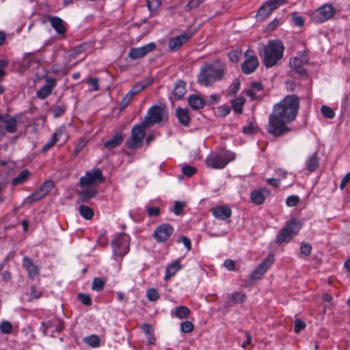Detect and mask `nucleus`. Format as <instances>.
<instances>
[{
  "label": "nucleus",
  "mask_w": 350,
  "mask_h": 350,
  "mask_svg": "<svg viewBox=\"0 0 350 350\" xmlns=\"http://www.w3.org/2000/svg\"><path fill=\"white\" fill-rule=\"evenodd\" d=\"M284 46L280 40H270L260 51V55L265 67L271 68L282 58Z\"/></svg>",
  "instance_id": "f03ea898"
},
{
  "label": "nucleus",
  "mask_w": 350,
  "mask_h": 350,
  "mask_svg": "<svg viewBox=\"0 0 350 350\" xmlns=\"http://www.w3.org/2000/svg\"><path fill=\"white\" fill-rule=\"evenodd\" d=\"M241 83L238 79L233 80L228 92V95L230 96H234L240 90Z\"/></svg>",
  "instance_id": "37998d69"
},
{
  "label": "nucleus",
  "mask_w": 350,
  "mask_h": 350,
  "mask_svg": "<svg viewBox=\"0 0 350 350\" xmlns=\"http://www.w3.org/2000/svg\"><path fill=\"white\" fill-rule=\"evenodd\" d=\"M273 262V257L268 256L250 274V278L254 280L260 279Z\"/></svg>",
  "instance_id": "dca6fc26"
},
{
  "label": "nucleus",
  "mask_w": 350,
  "mask_h": 350,
  "mask_svg": "<svg viewBox=\"0 0 350 350\" xmlns=\"http://www.w3.org/2000/svg\"><path fill=\"white\" fill-rule=\"evenodd\" d=\"M156 44L154 42L148 43L141 47L131 48L128 53V56L131 59H137L146 56L148 53L154 51Z\"/></svg>",
  "instance_id": "4468645a"
},
{
  "label": "nucleus",
  "mask_w": 350,
  "mask_h": 350,
  "mask_svg": "<svg viewBox=\"0 0 350 350\" xmlns=\"http://www.w3.org/2000/svg\"><path fill=\"white\" fill-rule=\"evenodd\" d=\"M269 194V191L265 188L256 189L251 193L250 198L253 203L256 205H260L265 202Z\"/></svg>",
  "instance_id": "aec40b11"
},
{
  "label": "nucleus",
  "mask_w": 350,
  "mask_h": 350,
  "mask_svg": "<svg viewBox=\"0 0 350 350\" xmlns=\"http://www.w3.org/2000/svg\"><path fill=\"white\" fill-rule=\"evenodd\" d=\"M299 201L300 198L297 196L292 195L286 198V204L288 206L293 207L296 206Z\"/></svg>",
  "instance_id": "3c124183"
},
{
  "label": "nucleus",
  "mask_w": 350,
  "mask_h": 350,
  "mask_svg": "<svg viewBox=\"0 0 350 350\" xmlns=\"http://www.w3.org/2000/svg\"><path fill=\"white\" fill-rule=\"evenodd\" d=\"M228 304L230 306L241 304L246 300V295L239 292H234L228 295Z\"/></svg>",
  "instance_id": "c756f323"
},
{
  "label": "nucleus",
  "mask_w": 350,
  "mask_h": 350,
  "mask_svg": "<svg viewBox=\"0 0 350 350\" xmlns=\"http://www.w3.org/2000/svg\"><path fill=\"white\" fill-rule=\"evenodd\" d=\"M146 297L148 300L155 301L159 299V294L154 288H150L147 291Z\"/></svg>",
  "instance_id": "09e8293b"
},
{
  "label": "nucleus",
  "mask_w": 350,
  "mask_h": 350,
  "mask_svg": "<svg viewBox=\"0 0 350 350\" xmlns=\"http://www.w3.org/2000/svg\"><path fill=\"white\" fill-rule=\"evenodd\" d=\"M66 107L64 105L55 106L52 109V113L56 118L61 116L64 113Z\"/></svg>",
  "instance_id": "4d7b16f0"
},
{
  "label": "nucleus",
  "mask_w": 350,
  "mask_h": 350,
  "mask_svg": "<svg viewBox=\"0 0 350 350\" xmlns=\"http://www.w3.org/2000/svg\"><path fill=\"white\" fill-rule=\"evenodd\" d=\"M235 154L224 148H220L211 153L206 159V167L213 169H223L229 162L233 161Z\"/></svg>",
  "instance_id": "20e7f679"
},
{
  "label": "nucleus",
  "mask_w": 350,
  "mask_h": 350,
  "mask_svg": "<svg viewBox=\"0 0 350 350\" xmlns=\"http://www.w3.org/2000/svg\"><path fill=\"white\" fill-rule=\"evenodd\" d=\"M98 191L94 188H85L83 191L79 193L80 198L82 201H87L92 198H94Z\"/></svg>",
  "instance_id": "72a5a7b5"
},
{
  "label": "nucleus",
  "mask_w": 350,
  "mask_h": 350,
  "mask_svg": "<svg viewBox=\"0 0 350 350\" xmlns=\"http://www.w3.org/2000/svg\"><path fill=\"white\" fill-rule=\"evenodd\" d=\"M175 316L179 319H187L191 314L190 310L184 306H180L176 308Z\"/></svg>",
  "instance_id": "f704fd0d"
},
{
  "label": "nucleus",
  "mask_w": 350,
  "mask_h": 350,
  "mask_svg": "<svg viewBox=\"0 0 350 350\" xmlns=\"http://www.w3.org/2000/svg\"><path fill=\"white\" fill-rule=\"evenodd\" d=\"M46 19L50 22L52 27L56 31L57 33L64 36L66 32V28L64 21L57 16L51 15L46 16Z\"/></svg>",
  "instance_id": "f3484780"
},
{
  "label": "nucleus",
  "mask_w": 350,
  "mask_h": 350,
  "mask_svg": "<svg viewBox=\"0 0 350 350\" xmlns=\"http://www.w3.org/2000/svg\"><path fill=\"white\" fill-rule=\"evenodd\" d=\"M153 80L151 79H146L142 80L133 85V87L129 92L130 94L133 96L150 85L152 83Z\"/></svg>",
  "instance_id": "cd10ccee"
},
{
  "label": "nucleus",
  "mask_w": 350,
  "mask_h": 350,
  "mask_svg": "<svg viewBox=\"0 0 350 350\" xmlns=\"http://www.w3.org/2000/svg\"><path fill=\"white\" fill-rule=\"evenodd\" d=\"M124 141V135L122 132L117 133L111 138L104 143L105 148L112 150L118 147Z\"/></svg>",
  "instance_id": "5701e85b"
},
{
  "label": "nucleus",
  "mask_w": 350,
  "mask_h": 350,
  "mask_svg": "<svg viewBox=\"0 0 350 350\" xmlns=\"http://www.w3.org/2000/svg\"><path fill=\"white\" fill-rule=\"evenodd\" d=\"M78 299L80 300V301L85 305V306H90L92 304V300L90 298V296L88 294L84 293H79L78 294Z\"/></svg>",
  "instance_id": "6e6d98bb"
},
{
  "label": "nucleus",
  "mask_w": 350,
  "mask_h": 350,
  "mask_svg": "<svg viewBox=\"0 0 350 350\" xmlns=\"http://www.w3.org/2000/svg\"><path fill=\"white\" fill-rule=\"evenodd\" d=\"M181 269L182 265L180 264L178 260H176L175 261L172 262L165 269L164 280L166 281L169 280Z\"/></svg>",
  "instance_id": "393cba45"
},
{
  "label": "nucleus",
  "mask_w": 350,
  "mask_h": 350,
  "mask_svg": "<svg viewBox=\"0 0 350 350\" xmlns=\"http://www.w3.org/2000/svg\"><path fill=\"white\" fill-rule=\"evenodd\" d=\"M130 237L126 233H120L112 241L113 254L122 258L129 251Z\"/></svg>",
  "instance_id": "39448f33"
},
{
  "label": "nucleus",
  "mask_w": 350,
  "mask_h": 350,
  "mask_svg": "<svg viewBox=\"0 0 350 350\" xmlns=\"http://www.w3.org/2000/svg\"><path fill=\"white\" fill-rule=\"evenodd\" d=\"M187 92L186 83L183 80H178L176 83L173 90V95L176 100L183 98Z\"/></svg>",
  "instance_id": "bb28decb"
},
{
  "label": "nucleus",
  "mask_w": 350,
  "mask_h": 350,
  "mask_svg": "<svg viewBox=\"0 0 350 350\" xmlns=\"http://www.w3.org/2000/svg\"><path fill=\"white\" fill-rule=\"evenodd\" d=\"M33 53H25L21 62V68L27 70L30 67L31 63L33 61Z\"/></svg>",
  "instance_id": "58836bf2"
},
{
  "label": "nucleus",
  "mask_w": 350,
  "mask_h": 350,
  "mask_svg": "<svg viewBox=\"0 0 350 350\" xmlns=\"http://www.w3.org/2000/svg\"><path fill=\"white\" fill-rule=\"evenodd\" d=\"M299 100L295 94L288 95L273 106L272 113L269 116L266 126L267 131L275 137H281L291 131L288 123L297 117Z\"/></svg>",
  "instance_id": "f257e3e1"
},
{
  "label": "nucleus",
  "mask_w": 350,
  "mask_h": 350,
  "mask_svg": "<svg viewBox=\"0 0 350 350\" xmlns=\"http://www.w3.org/2000/svg\"><path fill=\"white\" fill-rule=\"evenodd\" d=\"M56 80L54 78H48L45 85L41 87L37 92V96L44 99L49 96L53 88L56 86Z\"/></svg>",
  "instance_id": "6ab92c4d"
},
{
  "label": "nucleus",
  "mask_w": 350,
  "mask_h": 350,
  "mask_svg": "<svg viewBox=\"0 0 350 350\" xmlns=\"http://www.w3.org/2000/svg\"><path fill=\"white\" fill-rule=\"evenodd\" d=\"M79 212L80 215L86 219H91L94 215L93 210L85 205H81L79 207Z\"/></svg>",
  "instance_id": "e433bc0d"
},
{
  "label": "nucleus",
  "mask_w": 350,
  "mask_h": 350,
  "mask_svg": "<svg viewBox=\"0 0 350 350\" xmlns=\"http://www.w3.org/2000/svg\"><path fill=\"white\" fill-rule=\"evenodd\" d=\"M144 125L135 124L131 129V137L126 140L125 145L130 149L141 148L145 137V129Z\"/></svg>",
  "instance_id": "423d86ee"
},
{
  "label": "nucleus",
  "mask_w": 350,
  "mask_h": 350,
  "mask_svg": "<svg viewBox=\"0 0 350 350\" xmlns=\"http://www.w3.org/2000/svg\"><path fill=\"white\" fill-rule=\"evenodd\" d=\"M321 111L322 114L327 118H333L335 116V113L334 110L328 106H322Z\"/></svg>",
  "instance_id": "8fccbe9b"
},
{
  "label": "nucleus",
  "mask_w": 350,
  "mask_h": 350,
  "mask_svg": "<svg viewBox=\"0 0 350 350\" xmlns=\"http://www.w3.org/2000/svg\"><path fill=\"white\" fill-rule=\"evenodd\" d=\"M312 247L309 243H303L300 247L301 254L309 256L311 253Z\"/></svg>",
  "instance_id": "69168bd1"
},
{
  "label": "nucleus",
  "mask_w": 350,
  "mask_h": 350,
  "mask_svg": "<svg viewBox=\"0 0 350 350\" xmlns=\"http://www.w3.org/2000/svg\"><path fill=\"white\" fill-rule=\"evenodd\" d=\"M185 206L184 202H176L174 205V213L176 215H179L183 213V210Z\"/></svg>",
  "instance_id": "680f3d73"
},
{
  "label": "nucleus",
  "mask_w": 350,
  "mask_h": 350,
  "mask_svg": "<svg viewBox=\"0 0 350 350\" xmlns=\"http://www.w3.org/2000/svg\"><path fill=\"white\" fill-rule=\"evenodd\" d=\"M12 328V324L8 321H3L0 325V331L4 334H10Z\"/></svg>",
  "instance_id": "c03bdc74"
},
{
  "label": "nucleus",
  "mask_w": 350,
  "mask_h": 350,
  "mask_svg": "<svg viewBox=\"0 0 350 350\" xmlns=\"http://www.w3.org/2000/svg\"><path fill=\"white\" fill-rule=\"evenodd\" d=\"M193 325L191 322L186 321L180 324V329L184 333H189L193 330Z\"/></svg>",
  "instance_id": "5fc2aeb1"
},
{
  "label": "nucleus",
  "mask_w": 350,
  "mask_h": 350,
  "mask_svg": "<svg viewBox=\"0 0 350 350\" xmlns=\"http://www.w3.org/2000/svg\"><path fill=\"white\" fill-rule=\"evenodd\" d=\"M23 266L25 268L28 276L31 278H35L39 273V267L33 262L31 259L27 256L23 258Z\"/></svg>",
  "instance_id": "4be33fe9"
},
{
  "label": "nucleus",
  "mask_w": 350,
  "mask_h": 350,
  "mask_svg": "<svg viewBox=\"0 0 350 350\" xmlns=\"http://www.w3.org/2000/svg\"><path fill=\"white\" fill-rule=\"evenodd\" d=\"M245 98L242 96H239L231 100L232 108L235 113H242L243 107L245 103Z\"/></svg>",
  "instance_id": "2f4dec72"
},
{
  "label": "nucleus",
  "mask_w": 350,
  "mask_h": 350,
  "mask_svg": "<svg viewBox=\"0 0 350 350\" xmlns=\"http://www.w3.org/2000/svg\"><path fill=\"white\" fill-rule=\"evenodd\" d=\"M189 105L193 109H200L203 108L206 105V101L198 94H191L188 98Z\"/></svg>",
  "instance_id": "a878e982"
},
{
  "label": "nucleus",
  "mask_w": 350,
  "mask_h": 350,
  "mask_svg": "<svg viewBox=\"0 0 350 350\" xmlns=\"http://www.w3.org/2000/svg\"><path fill=\"white\" fill-rule=\"evenodd\" d=\"M219 115L223 117L228 116L230 112V109L228 105H221L217 108Z\"/></svg>",
  "instance_id": "e2e57ef3"
},
{
  "label": "nucleus",
  "mask_w": 350,
  "mask_h": 350,
  "mask_svg": "<svg viewBox=\"0 0 350 350\" xmlns=\"http://www.w3.org/2000/svg\"><path fill=\"white\" fill-rule=\"evenodd\" d=\"M291 20L295 25L301 27L304 25V20L303 17L298 15L296 12H293L291 14Z\"/></svg>",
  "instance_id": "de8ad7c7"
},
{
  "label": "nucleus",
  "mask_w": 350,
  "mask_h": 350,
  "mask_svg": "<svg viewBox=\"0 0 350 350\" xmlns=\"http://www.w3.org/2000/svg\"><path fill=\"white\" fill-rule=\"evenodd\" d=\"M225 73V67L211 64L202 66L198 75V82L204 86H210L215 81L221 80Z\"/></svg>",
  "instance_id": "7ed1b4c3"
},
{
  "label": "nucleus",
  "mask_w": 350,
  "mask_h": 350,
  "mask_svg": "<svg viewBox=\"0 0 350 350\" xmlns=\"http://www.w3.org/2000/svg\"><path fill=\"white\" fill-rule=\"evenodd\" d=\"M272 10L267 4V2H265L258 9L257 17L259 20L263 21L267 18L270 14L272 13Z\"/></svg>",
  "instance_id": "7c9ffc66"
},
{
  "label": "nucleus",
  "mask_w": 350,
  "mask_h": 350,
  "mask_svg": "<svg viewBox=\"0 0 350 350\" xmlns=\"http://www.w3.org/2000/svg\"><path fill=\"white\" fill-rule=\"evenodd\" d=\"M164 110L159 106L154 105L150 107L145 116L142 124L144 127H150L154 124L159 123L163 117Z\"/></svg>",
  "instance_id": "9d476101"
},
{
  "label": "nucleus",
  "mask_w": 350,
  "mask_h": 350,
  "mask_svg": "<svg viewBox=\"0 0 350 350\" xmlns=\"http://www.w3.org/2000/svg\"><path fill=\"white\" fill-rule=\"evenodd\" d=\"M295 328L294 331L295 333H299L302 329L306 327V323L299 319L295 320Z\"/></svg>",
  "instance_id": "13d9d810"
},
{
  "label": "nucleus",
  "mask_w": 350,
  "mask_h": 350,
  "mask_svg": "<svg viewBox=\"0 0 350 350\" xmlns=\"http://www.w3.org/2000/svg\"><path fill=\"white\" fill-rule=\"evenodd\" d=\"M181 171L185 176L191 177L196 173L197 170L192 165H185L181 167Z\"/></svg>",
  "instance_id": "a18cd8bd"
},
{
  "label": "nucleus",
  "mask_w": 350,
  "mask_h": 350,
  "mask_svg": "<svg viewBox=\"0 0 350 350\" xmlns=\"http://www.w3.org/2000/svg\"><path fill=\"white\" fill-rule=\"evenodd\" d=\"M335 11L330 4H325L312 11L310 14L311 21L315 23H322L331 19Z\"/></svg>",
  "instance_id": "0eeeda50"
},
{
  "label": "nucleus",
  "mask_w": 350,
  "mask_h": 350,
  "mask_svg": "<svg viewBox=\"0 0 350 350\" xmlns=\"http://www.w3.org/2000/svg\"><path fill=\"white\" fill-rule=\"evenodd\" d=\"M3 123L5 124V129L8 133H14L16 131L17 123H16V120L14 118L11 117L10 118H8V119L3 120Z\"/></svg>",
  "instance_id": "c9c22d12"
},
{
  "label": "nucleus",
  "mask_w": 350,
  "mask_h": 350,
  "mask_svg": "<svg viewBox=\"0 0 350 350\" xmlns=\"http://www.w3.org/2000/svg\"><path fill=\"white\" fill-rule=\"evenodd\" d=\"M133 96L130 94L129 92H128L125 96L122 98V102H121V107L122 108H125L131 102V100H133Z\"/></svg>",
  "instance_id": "0e129e2a"
},
{
  "label": "nucleus",
  "mask_w": 350,
  "mask_h": 350,
  "mask_svg": "<svg viewBox=\"0 0 350 350\" xmlns=\"http://www.w3.org/2000/svg\"><path fill=\"white\" fill-rule=\"evenodd\" d=\"M83 341L89 346L96 347L99 345L100 339L96 335H92L83 338Z\"/></svg>",
  "instance_id": "79ce46f5"
},
{
  "label": "nucleus",
  "mask_w": 350,
  "mask_h": 350,
  "mask_svg": "<svg viewBox=\"0 0 350 350\" xmlns=\"http://www.w3.org/2000/svg\"><path fill=\"white\" fill-rule=\"evenodd\" d=\"M228 57L230 62L233 63L238 62L242 57V51L241 49H236L230 51L228 54Z\"/></svg>",
  "instance_id": "a19ab883"
},
{
  "label": "nucleus",
  "mask_w": 350,
  "mask_h": 350,
  "mask_svg": "<svg viewBox=\"0 0 350 350\" xmlns=\"http://www.w3.org/2000/svg\"><path fill=\"white\" fill-rule=\"evenodd\" d=\"M301 228V224L298 221L293 219L283 228L276 237V242L282 243L289 241Z\"/></svg>",
  "instance_id": "6e6552de"
},
{
  "label": "nucleus",
  "mask_w": 350,
  "mask_h": 350,
  "mask_svg": "<svg viewBox=\"0 0 350 350\" xmlns=\"http://www.w3.org/2000/svg\"><path fill=\"white\" fill-rule=\"evenodd\" d=\"M84 51H85L84 46L79 45L71 50L70 56L73 58H76L79 54L83 53Z\"/></svg>",
  "instance_id": "bf43d9fd"
},
{
  "label": "nucleus",
  "mask_w": 350,
  "mask_h": 350,
  "mask_svg": "<svg viewBox=\"0 0 350 350\" xmlns=\"http://www.w3.org/2000/svg\"><path fill=\"white\" fill-rule=\"evenodd\" d=\"M86 144L87 140L84 139H80L74 150V154L77 156L84 148Z\"/></svg>",
  "instance_id": "052dcab7"
},
{
  "label": "nucleus",
  "mask_w": 350,
  "mask_h": 350,
  "mask_svg": "<svg viewBox=\"0 0 350 350\" xmlns=\"http://www.w3.org/2000/svg\"><path fill=\"white\" fill-rule=\"evenodd\" d=\"M178 242H181L183 243L185 247L187 248L188 251L191 250V243L189 238H187L185 236H182L179 240Z\"/></svg>",
  "instance_id": "338daca9"
},
{
  "label": "nucleus",
  "mask_w": 350,
  "mask_h": 350,
  "mask_svg": "<svg viewBox=\"0 0 350 350\" xmlns=\"http://www.w3.org/2000/svg\"><path fill=\"white\" fill-rule=\"evenodd\" d=\"M212 213L215 218L220 220H225L231 217L232 211L230 208L226 205L218 206L212 209Z\"/></svg>",
  "instance_id": "412c9836"
},
{
  "label": "nucleus",
  "mask_w": 350,
  "mask_h": 350,
  "mask_svg": "<svg viewBox=\"0 0 350 350\" xmlns=\"http://www.w3.org/2000/svg\"><path fill=\"white\" fill-rule=\"evenodd\" d=\"M29 175L30 172L29 170H23L17 176L12 179V185L16 186L23 184L27 180Z\"/></svg>",
  "instance_id": "473e14b6"
},
{
  "label": "nucleus",
  "mask_w": 350,
  "mask_h": 350,
  "mask_svg": "<svg viewBox=\"0 0 350 350\" xmlns=\"http://www.w3.org/2000/svg\"><path fill=\"white\" fill-rule=\"evenodd\" d=\"M66 131V126L64 125L59 126L55 133L52 135V139L55 142H58L62 135Z\"/></svg>",
  "instance_id": "864d4df0"
},
{
  "label": "nucleus",
  "mask_w": 350,
  "mask_h": 350,
  "mask_svg": "<svg viewBox=\"0 0 350 350\" xmlns=\"http://www.w3.org/2000/svg\"><path fill=\"white\" fill-rule=\"evenodd\" d=\"M174 232V228L169 224H163L157 226L154 232L153 237L157 242L167 241Z\"/></svg>",
  "instance_id": "ddd939ff"
},
{
  "label": "nucleus",
  "mask_w": 350,
  "mask_h": 350,
  "mask_svg": "<svg viewBox=\"0 0 350 350\" xmlns=\"http://www.w3.org/2000/svg\"><path fill=\"white\" fill-rule=\"evenodd\" d=\"M308 62V56L306 53L301 52L290 60L289 65L299 77L306 76V71L303 67Z\"/></svg>",
  "instance_id": "9b49d317"
},
{
  "label": "nucleus",
  "mask_w": 350,
  "mask_h": 350,
  "mask_svg": "<svg viewBox=\"0 0 350 350\" xmlns=\"http://www.w3.org/2000/svg\"><path fill=\"white\" fill-rule=\"evenodd\" d=\"M66 131V126L64 125L59 126L55 133L52 135V139L55 142H58L62 135Z\"/></svg>",
  "instance_id": "603ef678"
},
{
  "label": "nucleus",
  "mask_w": 350,
  "mask_h": 350,
  "mask_svg": "<svg viewBox=\"0 0 350 350\" xmlns=\"http://www.w3.org/2000/svg\"><path fill=\"white\" fill-rule=\"evenodd\" d=\"M146 210L148 217H157L160 215V208L158 206H154L151 204V202H149L146 205Z\"/></svg>",
  "instance_id": "4c0bfd02"
},
{
  "label": "nucleus",
  "mask_w": 350,
  "mask_h": 350,
  "mask_svg": "<svg viewBox=\"0 0 350 350\" xmlns=\"http://www.w3.org/2000/svg\"><path fill=\"white\" fill-rule=\"evenodd\" d=\"M53 187V183L52 180L45 181L40 187L33 192L30 198L31 201H38L46 196Z\"/></svg>",
  "instance_id": "2eb2a0df"
},
{
  "label": "nucleus",
  "mask_w": 350,
  "mask_h": 350,
  "mask_svg": "<svg viewBox=\"0 0 350 350\" xmlns=\"http://www.w3.org/2000/svg\"><path fill=\"white\" fill-rule=\"evenodd\" d=\"M88 83L90 86L92 87V90L94 91H96L99 89L98 79L96 78L89 79Z\"/></svg>",
  "instance_id": "774afa93"
},
{
  "label": "nucleus",
  "mask_w": 350,
  "mask_h": 350,
  "mask_svg": "<svg viewBox=\"0 0 350 350\" xmlns=\"http://www.w3.org/2000/svg\"><path fill=\"white\" fill-rule=\"evenodd\" d=\"M191 37V35H188L187 33H185L183 34L172 38L168 42L169 49L172 51H177L183 44L187 42Z\"/></svg>",
  "instance_id": "a211bd4d"
},
{
  "label": "nucleus",
  "mask_w": 350,
  "mask_h": 350,
  "mask_svg": "<svg viewBox=\"0 0 350 350\" xmlns=\"http://www.w3.org/2000/svg\"><path fill=\"white\" fill-rule=\"evenodd\" d=\"M245 61L241 64V70L245 75L254 72L259 66V61L253 50L248 49L244 53Z\"/></svg>",
  "instance_id": "1a4fd4ad"
},
{
  "label": "nucleus",
  "mask_w": 350,
  "mask_h": 350,
  "mask_svg": "<svg viewBox=\"0 0 350 350\" xmlns=\"http://www.w3.org/2000/svg\"><path fill=\"white\" fill-rule=\"evenodd\" d=\"M266 2L271 8L272 11H274L278 8H280L281 5L286 4L287 0H269Z\"/></svg>",
  "instance_id": "49530a36"
},
{
  "label": "nucleus",
  "mask_w": 350,
  "mask_h": 350,
  "mask_svg": "<svg viewBox=\"0 0 350 350\" xmlns=\"http://www.w3.org/2000/svg\"><path fill=\"white\" fill-rule=\"evenodd\" d=\"M105 181L102 172L100 169H93L90 172H87L85 176H82L79 179L81 187L89 186L91 185H96L102 183Z\"/></svg>",
  "instance_id": "f8f14e48"
},
{
  "label": "nucleus",
  "mask_w": 350,
  "mask_h": 350,
  "mask_svg": "<svg viewBox=\"0 0 350 350\" xmlns=\"http://www.w3.org/2000/svg\"><path fill=\"white\" fill-rule=\"evenodd\" d=\"M106 283V280L95 278L92 282V288L96 291H101Z\"/></svg>",
  "instance_id": "ea45409f"
},
{
  "label": "nucleus",
  "mask_w": 350,
  "mask_h": 350,
  "mask_svg": "<svg viewBox=\"0 0 350 350\" xmlns=\"http://www.w3.org/2000/svg\"><path fill=\"white\" fill-rule=\"evenodd\" d=\"M305 165L306 169L310 172H312L316 170L319 167V157L317 152H314L310 155L306 161Z\"/></svg>",
  "instance_id": "c85d7f7f"
},
{
  "label": "nucleus",
  "mask_w": 350,
  "mask_h": 350,
  "mask_svg": "<svg viewBox=\"0 0 350 350\" xmlns=\"http://www.w3.org/2000/svg\"><path fill=\"white\" fill-rule=\"evenodd\" d=\"M176 115L179 122L185 126H189L191 118L189 115V109L187 108L178 107L176 110Z\"/></svg>",
  "instance_id": "b1692460"
}]
</instances>
